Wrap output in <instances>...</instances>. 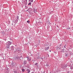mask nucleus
<instances>
[{"mask_svg": "<svg viewBox=\"0 0 73 73\" xmlns=\"http://www.w3.org/2000/svg\"><path fill=\"white\" fill-rule=\"evenodd\" d=\"M65 56L67 57V56H68V55L67 54H65Z\"/></svg>", "mask_w": 73, "mask_h": 73, "instance_id": "obj_25", "label": "nucleus"}, {"mask_svg": "<svg viewBox=\"0 0 73 73\" xmlns=\"http://www.w3.org/2000/svg\"><path fill=\"white\" fill-rule=\"evenodd\" d=\"M11 50H13V49H14V46H12L11 47Z\"/></svg>", "mask_w": 73, "mask_h": 73, "instance_id": "obj_10", "label": "nucleus"}, {"mask_svg": "<svg viewBox=\"0 0 73 73\" xmlns=\"http://www.w3.org/2000/svg\"><path fill=\"white\" fill-rule=\"evenodd\" d=\"M62 49V51H61V52H65V49L64 48H63Z\"/></svg>", "mask_w": 73, "mask_h": 73, "instance_id": "obj_16", "label": "nucleus"}, {"mask_svg": "<svg viewBox=\"0 0 73 73\" xmlns=\"http://www.w3.org/2000/svg\"><path fill=\"white\" fill-rule=\"evenodd\" d=\"M27 11H28V9Z\"/></svg>", "mask_w": 73, "mask_h": 73, "instance_id": "obj_38", "label": "nucleus"}, {"mask_svg": "<svg viewBox=\"0 0 73 73\" xmlns=\"http://www.w3.org/2000/svg\"><path fill=\"white\" fill-rule=\"evenodd\" d=\"M20 60H21V59H20Z\"/></svg>", "mask_w": 73, "mask_h": 73, "instance_id": "obj_46", "label": "nucleus"}, {"mask_svg": "<svg viewBox=\"0 0 73 73\" xmlns=\"http://www.w3.org/2000/svg\"><path fill=\"white\" fill-rule=\"evenodd\" d=\"M49 51L50 52H51V50H50Z\"/></svg>", "mask_w": 73, "mask_h": 73, "instance_id": "obj_41", "label": "nucleus"}, {"mask_svg": "<svg viewBox=\"0 0 73 73\" xmlns=\"http://www.w3.org/2000/svg\"><path fill=\"white\" fill-rule=\"evenodd\" d=\"M38 65V63H36L35 64V65L36 66H38V65Z\"/></svg>", "mask_w": 73, "mask_h": 73, "instance_id": "obj_17", "label": "nucleus"}, {"mask_svg": "<svg viewBox=\"0 0 73 73\" xmlns=\"http://www.w3.org/2000/svg\"><path fill=\"white\" fill-rule=\"evenodd\" d=\"M49 48V46H48L47 47H45L44 48V50H48V49Z\"/></svg>", "mask_w": 73, "mask_h": 73, "instance_id": "obj_6", "label": "nucleus"}, {"mask_svg": "<svg viewBox=\"0 0 73 73\" xmlns=\"http://www.w3.org/2000/svg\"><path fill=\"white\" fill-rule=\"evenodd\" d=\"M26 58H28V57H26Z\"/></svg>", "mask_w": 73, "mask_h": 73, "instance_id": "obj_36", "label": "nucleus"}, {"mask_svg": "<svg viewBox=\"0 0 73 73\" xmlns=\"http://www.w3.org/2000/svg\"><path fill=\"white\" fill-rule=\"evenodd\" d=\"M56 20H55L56 21Z\"/></svg>", "mask_w": 73, "mask_h": 73, "instance_id": "obj_45", "label": "nucleus"}, {"mask_svg": "<svg viewBox=\"0 0 73 73\" xmlns=\"http://www.w3.org/2000/svg\"><path fill=\"white\" fill-rule=\"evenodd\" d=\"M23 59H22L21 60L22 61H23Z\"/></svg>", "mask_w": 73, "mask_h": 73, "instance_id": "obj_42", "label": "nucleus"}, {"mask_svg": "<svg viewBox=\"0 0 73 73\" xmlns=\"http://www.w3.org/2000/svg\"><path fill=\"white\" fill-rule=\"evenodd\" d=\"M27 63V60H25L23 62V64L24 65H26Z\"/></svg>", "mask_w": 73, "mask_h": 73, "instance_id": "obj_8", "label": "nucleus"}, {"mask_svg": "<svg viewBox=\"0 0 73 73\" xmlns=\"http://www.w3.org/2000/svg\"><path fill=\"white\" fill-rule=\"evenodd\" d=\"M31 73H34V72H32Z\"/></svg>", "mask_w": 73, "mask_h": 73, "instance_id": "obj_34", "label": "nucleus"}, {"mask_svg": "<svg viewBox=\"0 0 73 73\" xmlns=\"http://www.w3.org/2000/svg\"><path fill=\"white\" fill-rule=\"evenodd\" d=\"M68 30H69V29H70V27H68L67 28Z\"/></svg>", "mask_w": 73, "mask_h": 73, "instance_id": "obj_24", "label": "nucleus"}, {"mask_svg": "<svg viewBox=\"0 0 73 73\" xmlns=\"http://www.w3.org/2000/svg\"><path fill=\"white\" fill-rule=\"evenodd\" d=\"M38 57H39V56H38Z\"/></svg>", "mask_w": 73, "mask_h": 73, "instance_id": "obj_50", "label": "nucleus"}, {"mask_svg": "<svg viewBox=\"0 0 73 73\" xmlns=\"http://www.w3.org/2000/svg\"><path fill=\"white\" fill-rule=\"evenodd\" d=\"M54 52V53H55V52Z\"/></svg>", "mask_w": 73, "mask_h": 73, "instance_id": "obj_48", "label": "nucleus"}, {"mask_svg": "<svg viewBox=\"0 0 73 73\" xmlns=\"http://www.w3.org/2000/svg\"><path fill=\"white\" fill-rule=\"evenodd\" d=\"M29 1H31V3H32L33 1V0H29Z\"/></svg>", "mask_w": 73, "mask_h": 73, "instance_id": "obj_18", "label": "nucleus"}, {"mask_svg": "<svg viewBox=\"0 0 73 73\" xmlns=\"http://www.w3.org/2000/svg\"><path fill=\"white\" fill-rule=\"evenodd\" d=\"M46 66H49V65L48 64H46Z\"/></svg>", "mask_w": 73, "mask_h": 73, "instance_id": "obj_26", "label": "nucleus"}, {"mask_svg": "<svg viewBox=\"0 0 73 73\" xmlns=\"http://www.w3.org/2000/svg\"><path fill=\"white\" fill-rule=\"evenodd\" d=\"M37 59H38V60L40 59H41V57L39 58V57H37Z\"/></svg>", "mask_w": 73, "mask_h": 73, "instance_id": "obj_21", "label": "nucleus"}, {"mask_svg": "<svg viewBox=\"0 0 73 73\" xmlns=\"http://www.w3.org/2000/svg\"><path fill=\"white\" fill-rule=\"evenodd\" d=\"M22 3L24 5H27V0H23Z\"/></svg>", "mask_w": 73, "mask_h": 73, "instance_id": "obj_4", "label": "nucleus"}, {"mask_svg": "<svg viewBox=\"0 0 73 73\" xmlns=\"http://www.w3.org/2000/svg\"><path fill=\"white\" fill-rule=\"evenodd\" d=\"M49 26H48L47 27V28H49Z\"/></svg>", "mask_w": 73, "mask_h": 73, "instance_id": "obj_33", "label": "nucleus"}, {"mask_svg": "<svg viewBox=\"0 0 73 73\" xmlns=\"http://www.w3.org/2000/svg\"><path fill=\"white\" fill-rule=\"evenodd\" d=\"M32 8H29L28 9V12H31V11H32Z\"/></svg>", "mask_w": 73, "mask_h": 73, "instance_id": "obj_9", "label": "nucleus"}, {"mask_svg": "<svg viewBox=\"0 0 73 73\" xmlns=\"http://www.w3.org/2000/svg\"><path fill=\"white\" fill-rule=\"evenodd\" d=\"M54 52V53H55V52Z\"/></svg>", "mask_w": 73, "mask_h": 73, "instance_id": "obj_47", "label": "nucleus"}, {"mask_svg": "<svg viewBox=\"0 0 73 73\" xmlns=\"http://www.w3.org/2000/svg\"><path fill=\"white\" fill-rule=\"evenodd\" d=\"M59 48V49L61 50V48Z\"/></svg>", "mask_w": 73, "mask_h": 73, "instance_id": "obj_35", "label": "nucleus"}, {"mask_svg": "<svg viewBox=\"0 0 73 73\" xmlns=\"http://www.w3.org/2000/svg\"><path fill=\"white\" fill-rule=\"evenodd\" d=\"M27 60L28 61H31V58H29L27 59Z\"/></svg>", "mask_w": 73, "mask_h": 73, "instance_id": "obj_13", "label": "nucleus"}, {"mask_svg": "<svg viewBox=\"0 0 73 73\" xmlns=\"http://www.w3.org/2000/svg\"><path fill=\"white\" fill-rule=\"evenodd\" d=\"M12 25H13V23H12Z\"/></svg>", "mask_w": 73, "mask_h": 73, "instance_id": "obj_44", "label": "nucleus"}, {"mask_svg": "<svg viewBox=\"0 0 73 73\" xmlns=\"http://www.w3.org/2000/svg\"><path fill=\"white\" fill-rule=\"evenodd\" d=\"M54 52V53H55V52Z\"/></svg>", "mask_w": 73, "mask_h": 73, "instance_id": "obj_49", "label": "nucleus"}, {"mask_svg": "<svg viewBox=\"0 0 73 73\" xmlns=\"http://www.w3.org/2000/svg\"><path fill=\"white\" fill-rule=\"evenodd\" d=\"M34 12H36V10H35V11H34Z\"/></svg>", "mask_w": 73, "mask_h": 73, "instance_id": "obj_30", "label": "nucleus"}, {"mask_svg": "<svg viewBox=\"0 0 73 73\" xmlns=\"http://www.w3.org/2000/svg\"><path fill=\"white\" fill-rule=\"evenodd\" d=\"M19 49H20V48H16V52H20V50H19Z\"/></svg>", "mask_w": 73, "mask_h": 73, "instance_id": "obj_7", "label": "nucleus"}, {"mask_svg": "<svg viewBox=\"0 0 73 73\" xmlns=\"http://www.w3.org/2000/svg\"><path fill=\"white\" fill-rule=\"evenodd\" d=\"M27 71H28L27 73H30V72H31V70L29 69H27Z\"/></svg>", "mask_w": 73, "mask_h": 73, "instance_id": "obj_12", "label": "nucleus"}, {"mask_svg": "<svg viewBox=\"0 0 73 73\" xmlns=\"http://www.w3.org/2000/svg\"><path fill=\"white\" fill-rule=\"evenodd\" d=\"M43 73H45V71H44Z\"/></svg>", "mask_w": 73, "mask_h": 73, "instance_id": "obj_37", "label": "nucleus"}, {"mask_svg": "<svg viewBox=\"0 0 73 73\" xmlns=\"http://www.w3.org/2000/svg\"><path fill=\"white\" fill-rule=\"evenodd\" d=\"M71 69H73V66H71L70 67Z\"/></svg>", "mask_w": 73, "mask_h": 73, "instance_id": "obj_22", "label": "nucleus"}, {"mask_svg": "<svg viewBox=\"0 0 73 73\" xmlns=\"http://www.w3.org/2000/svg\"><path fill=\"white\" fill-rule=\"evenodd\" d=\"M0 61H1V60H0Z\"/></svg>", "mask_w": 73, "mask_h": 73, "instance_id": "obj_43", "label": "nucleus"}, {"mask_svg": "<svg viewBox=\"0 0 73 73\" xmlns=\"http://www.w3.org/2000/svg\"><path fill=\"white\" fill-rule=\"evenodd\" d=\"M62 43L61 44H59L57 45V46L58 48H60L61 46H62Z\"/></svg>", "mask_w": 73, "mask_h": 73, "instance_id": "obj_11", "label": "nucleus"}, {"mask_svg": "<svg viewBox=\"0 0 73 73\" xmlns=\"http://www.w3.org/2000/svg\"><path fill=\"white\" fill-rule=\"evenodd\" d=\"M70 73V72H69V71H68V72H67V73Z\"/></svg>", "mask_w": 73, "mask_h": 73, "instance_id": "obj_31", "label": "nucleus"}, {"mask_svg": "<svg viewBox=\"0 0 73 73\" xmlns=\"http://www.w3.org/2000/svg\"><path fill=\"white\" fill-rule=\"evenodd\" d=\"M27 23H28V24H29L30 23V21H27Z\"/></svg>", "mask_w": 73, "mask_h": 73, "instance_id": "obj_20", "label": "nucleus"}, {"mask_svg": "<svg viewBox=\"0 0 73 73\" xmlns=\"http://www.w3.org/2000/svg\"><path fill=\"white\" fill-rule=\"evenodd\" d=\"M4 40H5H5L6 39H4Z\"/></svg>", "mask_w": 73, "mask_h": 73, "instance_id": "obj_39", "label": "nucleus"}, {"mask_svg": "<svg viewBox=\"0 0 73 73\" xmlns=\"http://www.w3.org/2000/svg\"><path fill=\"white\" fill-rule=\"evenodd\" d=\"M11 66H12V67H13L14 66H15L13 63H12L11 64Z\"/></svg>", "mask_w": 73, "mask_h": 73, "instance_id": "obj_14", "label": "nucleus"}, {"mask_svg": "<svg viewBox=\"0 0 73 73\" xmlns=\"http://www.w3.org/2000/svg\"><path fill=\"white\" fill-rule=\"evenodd\" d=\"M6 48L9 49V48L10 47V45H11V44H12V42L8 41V42H7V43H6Z\"/></svg>", "mask_w": 73, "mask_h": 73, "instance_id": "obj_1", "label": "nucleus"}, {"mask_svg": "<svg viewBox=\"0 0 73 73\" xmlns=\"http://www.w3.org/2000/svg\"><path fill=\"white\" fill-rule=\"evenodd\" d=\"M48 57H49V54H48Z\"/></svg>", "mask_w": 73, "mask_h": 73, "instance_id": "obj_32", "label": "nucleus"}, {"mask_svg": "<svg viewBox=\"0 0 73 73\" xmlns=\"http://www.w3.org/2000/svg\"><path fill=\"white\" fill-rule=\"evenodd\" d=\"M66 45H65V46H64V48H66V47H65V46H66Z\"/></svg>", "mask_w": 73, "mask_h": 73, "instance_id": "obj_28", "label": "nucleus"}, {"mask_svg": "<svg viewBox=\"0 0 73 73\" xmlns=\"http://www.w3.org/2000/svg\"><path fill=\"white\" fill-rule=\"evenodd\" d=\"M19 16H17L15 18V20L14 21V23H15V24H16L17 23V22H18V21L19 20Z\"/></svg>", "mask_w": 73, "mask_h": 73, "instance_id": "obj_3", "label": "nucleus"}, {"mask_svg": "<svg viewBox=\"0 0 73 73\" xmlns=\"http://www.w3.org/2000/svg\"><path fill=\"white\" fill-rule=\"evenodd\" d=\"M41 58L42 60H43V59H44V58H42V57Z\"/></svg>", "mask_w": 73, "mask_h": 73, "instance_id": "obj_27", "label": "nucleus"}, {"mask_svg": "<svg viewBox=\"0 0 73 73\" xmlns=\"http://www.w3.org/2000/svg\"><path fill=\"white\" fill-rule=\"evenodd\" d=\"M60 48H61V47Z\"/></svg>", "mask_w": 73, "mask_h": 73, "instance_id": "obj_51", "label": "nucleus"}, {"mask_svg": "<svg viewBox=\"0 0 73 73\" xmlns=\"http://www.w3.org/2000/svg\"><path fill=\"white\" fill-rule=\"evenodd\" d=\"M48 24H49V25H50V22H49V21H48Z\"/></svg>", "mask_w": 73, "mask_h": 73, "instance_id": "obj_23", "label": "nucleus"}, {"mask_svg": "<svg viewBox=\"0 0 73 73\" xmlns=\"http://www.w3.org/2000/svg\"><path fill=\"white\" fill-rule=\"evenodd\" d=\"M66 67H67V66L65 65L64 64H61V68L63 69H65Z\"/></svg>", "mask_w": 73, "mask_h": 73, "instance_id": "obj_2", "label": "nucleus"}, {"mask_svg": "<svg viewBox=\"0 0 73 73\" xmlns=\"http://www.w3.org/2000/svg\"><path fill=\"white\" fill-rule=\"evenodd\" d=\"M58 28V26H57Z\"/></svg>", "mask_w": 73, "mask_h": 73, "instance_id": "obj_40", "label": "nucleus"}, {"mask_svg": "<svg viewBox=\"0 0 73 73\" xmlns=\"http://www.w3.org/2000/svg\"><path fill=\"white\" fill-rule=\"evenodd\" d=\"M28 5H31V3L30 2L28 4Z\"/></svg>", "mask_w": 73, "mask_h": 73, "instance_id": "obj_19", "label": "nucleus"}, {"mask_svg": "<svg viewBox=\"0 0 73 73\" xmlns=\"http://www.w3.org/2000/svg\"><path fill=\"white\" fill-rule=\"evenodd\" d=\"M23 58V56H17L16 57V58H17V60L19 59H20V58Z\"/></svg>", "mask_w": 73, "mask_h": 73, "instance_id": "obj_5", "label": "nucleus"}, {"mask_svg": "<svg viewBox=\"0 0 73 73\" xmlns=\"http://www.w3.org/2000/svg\"><path fill=\"white\" fill-rule=\"evenodd\" d=\"M22 72H25V69L24 68H22L21 69Z\"/></svg>", "mask_w": 73, "mask_h": 73, "instance_id": "obj_15", "label": "nucleus"}, {"mask_svg": "<svg viewBox=\"0 0 73 73\" xmlns=\"http://www.w3.org/2000/svg\"><path fill=\"white\" fill-rule=\"evenodd\" d=\"M29 58H29V56L27 57V59H29Z\"/></svg>", "mask_w": 73, "mask_h": 73, "instance_id": "obj_29", "label": "nucleus"}]
</instances>
